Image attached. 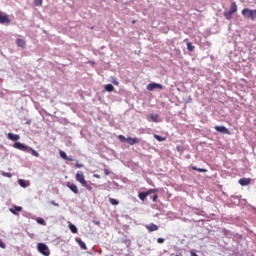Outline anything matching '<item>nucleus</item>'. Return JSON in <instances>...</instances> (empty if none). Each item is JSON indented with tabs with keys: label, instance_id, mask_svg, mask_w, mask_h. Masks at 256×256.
I'll list each match as a JSON object with an SVG mask.
<instances>
[{
	"label": "nucleus",
	"instance_id": "obj_1",
	"mask_svg": "<svg viewBox=\"0 0 256 256\" xmlns=\"http://www.w3.org/2000/svg\"><path fill=\"white\" fill-rule=\"evenodd\" d=\"M75 179L82 187H85L87 191H91L93 189V187L87 183V180H85V174L82 171H78L76 173Z\"/></svg>",
	"mask_w": 256,
	"mask_h": 256
},
{
	"label": "nucleus",
	"instance_id": "obj_2",
	"mask_svg": "<svg viewBox=\"0 0 256 256\" xmlns=\"http://www.w3.org/2000/svg\"><path fill=\"white\" fill-rule=\"evenodd\" d=\"M243 17H246V19H250L251 21H255L256 19V9H249V8H244L241 11Z\"/></svg>",
	"mask_w": 256,
	"mask_h": 256
},
{
	"label": "nucleus",
	"instance_id": "obj_3",
	"mask_svg": "<svg viewBox=\"0 0 256 256\" xmlns=\"http://www.w3.org/2000/svg\"><path fill=\"white\" fill-rule=\"evenodd\" d=\"M37 250L41 253V255L49 256L51 255V250H49V246L45 243H38Z\"/></svg>",
	"mask_w": 256,
	"mask_h": 256
},
{
	"label": "nucleus",
	"instance_id": "obj_4",
	"mask_svg": "<svg viewBox=\"0 0 256 256\" xmlns=\"http://www.w3.org/2000/svg\"><path fill=\"white\" fill-rule=\"evenodd\" d=\"M14 149H18L19 151H25L26 153H29V146L21 143V142H16L13 144Z\"/></svg>",
	"mask_w": 256,
	"mask_h": 256
},
{
	"label": "nucleus",
	"instance_id": "obj_5",
	"mask_svg": "<svg viewBox=\"0 0 256 256\" xmlns=\"http://www.w3.org/2000/svg\"><path fill=\"white\" fill-rule=\"evenodd\" d=\"M9 23H11L9 15L3 14V12L0 11V25H9Z\"/></svg>",
	"mask_w": 256,
	"mask_h": 256
},
{
	"label": "nucleus",
	"instance_id": "obj_6",
	"mask_svg": "<svg viewBox=\"0 0 256 256\" xmlns=\"http://www.w3.org/2000/svg\"><path fill=\"white\" fill-rule=\"evenodd\" d=\"M214 129L218 133H223V135H231V132L225 126H215Z\"/></svg>",
	"mask_w": 256,
	"mask_h": 256
},
{
	"label": "nucleus",
	"instance_id": "obj_7",
	"mask_svg": "<svg viewBox=\"0 0 256 256\" xmlns=\"http://www.w3.org/2000/svg\"><path fill=\"white\" fill-rule=\"evenodd\" d=\"M146 89H147L148 91H153V90H155V89H160V90H162V89H163V85L157 84V83H150V84H148V85L146 86Z\"/></svg>",
	"mask_w": 256,
	"mask_h": 256
},
{
	"label": "nucleus",
	"instance_id": "obj_8",
	"mask_svg": "<svg viewBox=\"0 0 256 256\" xmlns=\"http://www.w3.org/2000/svg\"><path fill=\"white\" fill-rule=\"evenodd\" d=\"M66 186L69 187L72 193H75V195H79V188L77 187V185L71 182H67Z\"/></svg>",
	"mask_w": 256,
	"mask_h": 256
},
{
	"label": "nucleus",
	"instance_id": "obj_9",
	"mask_svg": "<svg viewBox=\"0 0 256 256\" xmlns=\"http://www.w3.org/2000/svg\"><path fill=\"white\" fill-rule=\"evenodd\" d=\"M239 185H241L242 187H246L247 185H251V178H241L238 181Z\"/></svg>",
	"mask_w": 256,
	"mask_h": 256
},
{
	"label": "nucleus",
	"instance_id": "obj_10",
	"mask_svg": "<svg viewBox=\"0 0 256 256\" xmlns=\"http://www.w3.org/2000/svg\"><path fill=\"white\" fill-rule=\"evenodd\" d=\"M145 227L149 231V233H153V231H159V226L153 223L146 225Z\"/></svg>",
	"mask_w": 256,
	"mask_h": 256
},
{
	"label": "nucleus",
	"instance_id": "obj_11",
	"mask_svg": "<svg viewBox=\"0 0 256 256\" xmlns=\"http://www.w3.org/2000/svg\"><path fill=\"white\" fill-rule=\"evenodd\" d=\"M7 137L8 139H10V141H19V139H21L19 134H13V133H8Z\"/></svg>",
	"mask_w": 256,
	"mask_h": 256
},
{
	"label": "nucleus",
	"instance_id": "obj_12",
	"mask_svg": "<svg viewBox=\"0 0 256 256\" xmlns=\"http://www.w3.org/2000/svg\"><path fill=\"white\" fill-rule=\"evenodd\" d=\"M10 213H12L13 215H17V211L21 212L23 211V207L21 206H14L13 208L9 209Z\"/></svg>",
	"mask_w": 256,
	"mask_h": 256
},
{
	"label": "nucleus",
	"instance_id": "obj_13",
	"mask_svg": "<svg viewBox=\"0 0 256 256\" xmlns=\"http://www.w3.org/2000/svg\"><path fill=\"white\" fill-rule=\"evenodd\" d=\"M128 145H137V143H140L139 138H127Z\"/></svg>",
	"mask_w": 256,
	"mask_h": 256
},
{
	"label": "nucleus",
	"instance_id": "obj_14",
	"mask_svg": "<svg viewBox=\"0 0 256 256\" xmlns=\"http://www.w3.org/2000/svg\"><path fill=\"white\" fill-rule=\"evenodd\" d=\"M16 45L18 47H21V49H25V45H26L25 40L21 38L16 39Z\"/></svg>",
	"mask_w": 256,
	"mask_h": 256
},
{
	"label": "nucleus",
	"instance_id": "obj_15",
	"mask_svg": "<svg viewBox=\"0 0 256 256\" xmlns=\"http://www.w3.org/2000/svg\"><path fill=\"white\" fill-rule=\"evenodd\" d=\"M223 16L225 17V19H227L228 21H231L233 19V12L231 11H225L223 13Z\"/></svg>",
	"mask_w": 256,
	"mask_h": 256
},
{
	"label": "nucleus",
	"instance_id": "obj_16",
	"mask_svg": "<svg viewBox=\"0 0 256 256\" xmlns=\"http://www.w3.org/2000/svg\"><path fill=\"white\" fill-rule=\"evenodd\" d=\"M60 157H62L65 161H73V158H69L67 156V153H65L63 150H60L59 152Z\"/></svg>",
	"mask_w": 256,
	"mask_h": 256
},
{
	"label": "nucleus",
	"instance_id": "obj_17",
	"mask_svg": "<svg viewBox=\"0 0 256 256\" xmlns=\"http://www.w3.org/2000/svg\"><path fill=\"white\" fill-rule=\"evenodd\" d=\"M138 197H139L140 201H145V199H147V197H149V196H148L147 192H139Z\"/></svg>",
	"mask_w": 256,
	"mask_h": 256
},
{
	"label": "nucleus",
	"instance_id": "obj_18",
	"mask_svg": "<svg viewBox=\"0 0 256 256\" xmlns=\"http://www.w3.org/2000/svg\"><path fill=\"white\" fill-rule=\"evenodd\" d=\"M229 11L232 12L233 14H234V13H237V3L232 2V3L230 4V10H229Z\"/></svg>",
	"mask_w": 256,
	"mask_h": 256
},
{
	"label": "nucleus",
	"instance_id": "obj_19",
	"mask_svg": "<svg viewBox=\"0 0 256 256\" xmlns=\"http://www.w3.org/2000/svg\"><path fill=\"white\" fill-rule=\"evenodd\" d=\"M149 117H150V119H151L154 123H159V115H158V114H150Z\"/></svg>",
	"mask_w": 256,
	"mask_h": 256
},
{
	"label": "nucleus",
	"instance_id": "obj_20",
	"mask_svg": "<svg viewBox=\"0 0 256 256\" xmlns=\"http://www.w3.org/2000/svg\"><path fill=\"white\" fill-rule=\"evenodd\" d=\"M68 227H69L71 233H74V234H77V233H78V230H77V226H76V225L70 223Z\"/></svg>",
	"mask_w": 256,
	"mask_h": 256
},
{
	"label": "nucleus",
	"instance_id": "obj_21",
	"mask_svg": "<svg viewBox=\"0 0 256 256\" xmlns=\"http://www.w3.org/2000/svg\"><path fill=\"white\" fill-rule=\"evenodd\" d=\"M193 171H198V173H207V169L205 168H197L196 166L192 167Z\"/></svg>",
	"mask_w": 256,
	"mask_h": 256
},
{
	"label": "nucleus",
	"instance_id": "obj_22",
	"mask_svg": "<svg viewBox=\"0 0 256 256\" xmlns=\"http://www.w3.org/2000/svg\"><path fill=\"white\" fill-rule=\"evenodd\" d=\"M105 91H108V93H111L112 91H115V87H113L112 84H107L105 86Z\"/></svg>",
	"mask_w": 256,
	"mask_h": 256
},
{
	"label": "nucleus",
	"instance_id": "obj_23",
	"mask_svg": "<svg viewBox=\"0 0 256 256\" xmlns=\"http://www.w3.org/2000/svg\"><path fill=\"white\" fill-rule=\"evenodd\" d=\"M28 153H32L34 157H39V152H37L35 149L29 147Z\"/></svg>",
	"mask_w": 256,
	"mask_h": 256
},
{
	"label": "nucleus",
	"instance_id": "obj_24",
	"mask_svg": "<svg viewBox=\"0 0 256 256\" xmlns=\"http://www.w3.org/2000/svg\"><path fill=\"white\" fill-rule=\"evenodd\" d=\"M76 241L78 245H80L81 249H84V250L87 249V245L81 239H77Z\"/></svg>",
	"mask_w": 256,
	"mask_h": 256
},
{
	"label": "nucleus",
	"instance_id": "obj_25",
	"mask_svg": "<svg viewBox=\"0 0 256 256\" xmlns=\"http://www.w3.org/2000/svg\"><path fill=\"white\" fill-rule=\"evenodd\" d=\"M186 45H187L188 51H190V52L195 51V46H193V44L191 42H187Z\"/></svg>",
	"mask_w": 256,
	"mask_h": 256
},
{
	"label": "nucleus",
	"instance_id": "obj_26",
	"mask_svg": "<svg viewBox=\"0 0 256 256\" xmlns=\"http://www.w3.org/2000/svg\"><path fill=\"white\" fill-rule=\"evenodd\" d=\"M18 184L20 185V187H23L24 189L25 187H27V182L23 179H19Z\"/></svg>",
	"mask_w": 256,
	"mask_h": 256
},
{
	"label": "nucleus",
	"instance_id": "obj_27",
	"mask_svg": "<svg viewBox=\"0 0 256 256\" xmlns=\"http://www.w3.org/2000/svg\"><path fill=\"white\" fill-rule=\"evenodd\" d=\"M33 3L35 7H41V5H43V0H34Z\"/></svg>",
	"mask_w": 256,
	"mask_h": 256
},
{
	"label": "nucleus",
	"instance_id": "obj_28",
	"mask_svg": "<svg viewBox=\"0 0 256 256\" xmlns=\"http://www.w3.org/2000/svg\"><path fill=\"white\" fill-rule=\"evenodd\" d=\"M111 205H119V202L115 198H109Z\"/></svg>",
	"mask_w": 256,
	"mask_h": 256
},
{
	"label": "nucleus",
	"instance_id": "obj_29",
	"mask_svg": "<svg viewBox=\"0 0 256 256\" xmlns=\"http://www.w3.org/2000/svg\"><path fill=\"white\" fill-rule=\"evenodd\" d=\"M118 139H119V141H121L122 143H127V138H125V136H123V135H119V136H118Z\"/></svg>",
	"mask_w": 256,
	"mask_h": 256
},
{
	"label": "nucleus",
	"instance_id": "obj_30",
	"mask_svg": "<svg viewBox=\"0 0 256 256\" xmlns=\"http://www.w3.org/2000/svg\"><path fill=\"white\" fill-rule=\"evenodd\" d=\"M36 221H37V223H38L39 225H46L45 219H43V218H38Z\"/></svg>",
	"mask_w": 256,
	"mask_h": 256
},
{
	"label": "nucleus",
	"instance_id": "obj_31",
	"mask_svg": "<svg viewBox=\"0 0 256 256\" xmlns=\"http://www.w3.org/2000/svg\"><path fill=\"white\" fill-rule=\"evenodd\" d=\"M3 177H8L11 178L13 177V174H11V172H2Z\"/></svg>",
	"mask_w": 256,
	"mask_h": 256
},
{
	"label": "nucleus",
	"instance_id": "obj_32",
	"mask_svg": "<svg viewBox=\"0 0 256 256\" xmlns=\"http://www.w3.org/2000/svg\"><path fill=\"white\" fill-rule=\"evenodd\" d=\"M154 138H156V139H157L158 141H160V142H161V141H165V139H166L165 137H161V136H159V135H157V134L154 135Z\"/></svg>",
	"mask_w": 256,
	"mask_h": 256
},
{
	"label": "nucleus",
	"instance_id": "obj_33",
	"mask_svg": "<svg viewBox=\"0 0 256 256\" xmlns=\"http://www.w3.org/2000/svg\"><path fill=\"white\" fill-rule=\"evenodd\" d=\"M152 193H157V189H149L148 191H146V194L149 196Z\"/></svg>",
	"mask_w": 256,
	"mask_h": 256
},
{
	"label": "nucleus",
	"instance_id": "obj_34",
	"mask_svg": "<svg viewBox=\"0 0 256 256\" xmlns=\"http://www.w3.org/2000/svg\"><path fill=\"white\" fill-rule=\"evenodd\" d=\"M75 167H76L77 169H81V168L84 167V165L81 164V163H79V162H76Z\"/></svg>",
	"mask_w": 256,
	"mask_h": 256
},
{
	"label": "nucleus",
	"instance_id": "obj_35",
	"mask_svg": "<svg viewBox=\"0 0 256 256\" xmlns=\"http://www.w3.org/2000/svg\"><path fill=\"white\" fill-rule=\"evenodd\" d=\"M158 198H159V196L157 194H154L152 197V201L155 203Z\"/></svg>",
	"mask_w": 256,
	"mask_h": 256
},
{
	"label": "nucleus",
	"instance_id": "obj_36",
	"mask_svg": "<svg viewBox=\"0 0 256 256\" xmlns=\"http://www.w3.org/2000/svg\"><path fill=\"white\" fill-rule=\"evenodd\" d=\"M157 243H160V244H161V243H165V239H163V238H158V239H157Z\"/></svg>",
	"mask_w": 256,
	"mask_h": 256
},
{
	"label": "nucleus",
	"instance_id": "obj_37",
	"mask_svg": "<svg viewBox=\"0 0 256 256\" xmlns=\"http://www.w3.org/2000/svg\"><path fill=\"white\" fill-rule=\"evenodd\" d=\"M110 173H111V172L109 171V169H107V168L104 169V174H105L106 176H107V175H110Z\"/></svg>",
	"mask_w": 256,
	"mask_h": 256
},
{
	"label": "nucleus",
	"instance_id": "obj_38",
	"mask_svg": "<svg viewBox=\"0 0 256 256\" xmlns=\"http://www.w3.org/2000/svg\"><path fill=\"white\" fill-rule=\"evenodd\" d=\"M190 255H191V256H199V255H197V253H195V252H193V251L190 252Z\"/></svg>",
	"mask_w": 256,
	"mask_h": 256
},
{
	"label": "nucleus",
	"instance_id": "obj_39",
	"mask_svg": "<svg viewBox=\"0 0 256 256\" xmlns=\"http://www.w3.org/2000/svg\"><path fill=\"white\" fill-rule=\"evenodd\" d=\"M113 85H119V81L113 80Z\"/></svg>",
	"mask_w": 256,
	"mask_h": 256
},
{
	"label": "nucleus",
	"instance_id": "obj_40",
	"mask_svg": "<svg viewBox=\"0 0 256 256\" xmlns=\"http://www.w3.org/2000/svg\"><path fill=\"white\" fill-rule=\"evenodd\" d=\"M132 23L135 24V23H137V21L133 20Z\"/></svg>",
	"mask_w": 256,
	"mask_h": 256
},
{
	"label": "nucleus",
	"instance_id": "obj_41",
	"mask_svg": "<svg viewBox=\"0 0 256 256\" xmlns=\"http://www.w3.org/2000/svg\"><path fill=\"white\" fill-rule=\"evenodd\" d=\"M0 247H4V246L0 244Z\"/></svg>",
	"mask_w": 256,
	"mask_h": 256
},
{
	"label": "nucleus",
	"instance_id": "obj_42",
	"mask_svg": "<svg viewBox=\"0 0 256 256\" xmlns=\"http://www.w3.org/2000/svg\"><path fill=\"white\" fill-rule=\"evenodd\" d=\"M187 41V39L184 40V42Z\"/></svg>",
	"mask_w": 256,
	"mask_h": 256
}]
</instances>
